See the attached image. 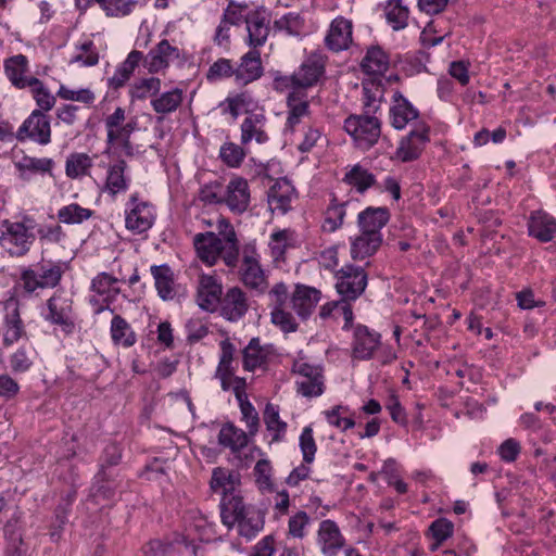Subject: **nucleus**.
Returning a JSON list of instances; mask_svg holds the SVG:
<instances>
[{
    "instance_id": "1",
    "label": "nucleus",
    "mask_w": 556,
    "mask_h": 556,
    "mask_svg": "<svg viewBox=\"0 0 556 556\" xmlns=\"http://www.w3.org/2000/svg\"><path fill=\"white\" fill-rule=\"evenodd\" d=\"M328 56L320 50L308 53L296 71L291 75L277 74L273 79V88L277 92L288 89L307 92L325 79Z\"/></svg>"
},
{
    "instance_id": "2",
    "label": "nucleus",
    "mask_w": 556,
    "mask_h": 556,
    "mask_svg": "<svg viewBox=\"0 0 556 556\" xmlns=\"http://www.w3.org/2000/svg\"><path fill=\"white\" fill-rule=\"evenodd\" d=\"M35 220L24 216L20 222L3 219L0 224V247L10 256L22 257L33 247L36 235Z\"/></svg>"
},
{
    "instance_id": "3",
    "label": "nucleus",
    "mask_w": 556,
    "mask_h": 556,
    "mask_svg": "<svg viewBox=\"0 0 556 556\" xmlns=\"http://www.w3.org/2000/svg\"><path fill=\"white\" fill-rule=\"evenodd\" d=\"M63 276L62 266L52 261H41L22 269L18 286L27 295L38 290L53 289L59 286Z\"/></svg>"
},
{
    "instance_id": "4",
    "label": "nucleus",
    "mask_w": 556,
    "mask_h": 556,
    "mask_svg": "<svg viewBox=\"0 0 556 556\" xmlns=\"http://www.w3.org/2000/svg\"><path fill=\"white\" fill-rule=\"evenodd\" d=\"M193 245L198 257L207 266H214L222 258L228 268L238 267L240 249L233 248V261L229 263L226 256L230 245L213 231L197 233L193 237Z\"/></svg>"
},
{
    "instance_id": "5",
    "label": "nucleus",
    "mask_w": 556,
    "mask_h": 556,
    "mask_svg": "<svg viewBox=\"0 0 556 556\" xmlns=\"http://www.w3.org/2000/svg\"><path fill=\"white\" fill-rule=\"evenodd\" d=\"M240 281L256 293H264L268 287L267 276L261 265V254L255 242L245 243L241 250L239 266Z\"/></svg>"
},
{
    "instance_id": "6",
    "label": "nucleus",
    "mask_w": 556,
    "mask_h": 556,
    "mask_svg": "<svg viewBox=\"0 0 556 556\" xmlns=\"http://www.w3.org/2000/svg\"><path fill=\"white\" fill-rule=\"evenodd\" d=\"M344 130L358 149L369 150L381 136V122L368 114L350 115L344 121Z\"/></svg>"
},
{
    "instance_id": "7",
    "label": "nucleus",
    "mask_w": 556,
    "mask_h": 556,
    "mask_svg": "<svg viewBox=\"0 0 556 556\" xmlns=\"http://www.w3.org/2000/svg\"><path fill=\"white\" fill-rule=\"evenodd\" d=\"M336 290L344 301H355L365 291L368 275L364 268L345 264L334 274Z\"/></svg>"
},
{
    "instance_id": "8",
    "label": "nucleus",
    "mask_w": 556,
    "mask_h": 556,
    "mask_svg": "<svg viewBox=\"0 0 556 556\" xmlns=\"http://www.w3.org/2000/svg\"><path fill=\"white\" fill-rule=\"evenodd\" d=\"M429 142L430 126L426 122H419L416 127L401 138L394 157L403 163L416 161Z\"/></svg>"
},
{
    "instance_id": "9",
    "label": "nucleus",
    "mask_w": 556,
    "mask_h": 556,
    "mask_svg": "<svg viewBox=\"0 0 556 556\" xmlns=\"http://www.w3.org/2000/svg\"><path fill=\"white\" fill-rule=\"evenodd\" d=\"M155 213L153 206L139 199L136 192L130 195L125 208V226L136 235L148 231L154 224Z\"/></svg>"
},
{
    "instance_id": "10",
    "label": "nucleus",
    "mask_w": 556,
    "mask_h": 556,
    "mask_svg": "<svg viewBox=\"0 0 556 556\" xmlns=\"http://www.w3.org/2000/svg\"><path fill=\"white\" fill-rule=\"evenodd\" d=\"M118 281V278L105 271L99 273L92 279L90 288L93 295L90 298L89 302L93 306L96 314H100L106 309L112 313L114 312L110 305L116 300L121 292L117 286Z\"/></svg>"
},
{
    "instance_id": "11",
    "label": "nucleus",
    "mask_w": 556,
    "mask_h": 556,
    "mask_svg": "<svg viewBox=\"0 0 556 556\" xmlns=\"http://www.w3.org/2000/svg\"><path fill=\"white\" fill-rule=\"evenodd\" d=\"M292 371L299 375L296 391L304 397H317L324 393L325 382L323 368L302 359L295 361Z\"/></svg>"
},
{
    "instance_id": "12",
    "label": "nucleus",
    "mask_w": 556,
    "mask_h": 556,
    "mask_svg": "<svg viewBox=\"0 0 556 556\" xmlns=\"http://www.w3.org/2000/svg\"><path fill=\"white\" fill-rule=\"evenodd\" d=\"M15 138L20 142L31 140L47 146L51 141L50 117L41 110H34L17 129Z\"/></svg>"
},
{
    "instance_id": "13",
    "label": "nucleus",
    "mask_w": 556,
    "mask_h": 556,
    "mask_svg": "<svg viewBox=\"0 0 556 556\" xmlns=\"http://www.w3.org/2000/svg\"><path fill=\"white\" fill-rule=\"evenodd\" d=\"M2 317V345L10 348L22 339H27L25 324L21 316L20 303L15 298H10L3 303Z\"/></svg>"
},
{
    "instance_id": "14",
    "label": "nucleus",
    "mask_w": 556,
    "mask_h": 556,
    "mask_svg": "<svg viewBox=\"0 0 556 556\" xmlns=\"http://www.w3.org/2000/svg\"><path fill=\"white\" fill-rule=\"evenodd\" d=\"M47 308L48 313L45 315L47 321L60 326L66 333L74 330L73 300L64 291H55L47 300Z\"/></svg>"
},
{
    "instance_id": "15",
    "label": "nucleus",
    "mask_w": 556,
    "mask_h": 556,
    "mask_svg": "<svg viewBox=\"0 0 556 556\" xmlns=\"http://www.w3.org/2000/svg\"><path fill=\"white\" fill-rule=\"evenodd\" d=\"M271 13L264 5H256L245 23V45L249 48L260 49L270 34Z\"/></svg>"
},
{
    "instance_id": "16",
    "label": "nucleus",
    "mask_w": 556,
    "mask_h": 556,
    "mask_svg": "<svg viewBox=\"0 0 556 556\" xmlns=\"http://www.w3.org/2000/svg\"><path fill=\"white\" fill-rule=\"evenodd\" d=\"M390 125L396 130L407 126L416 127L420 119L419 110L399 90L394 91L389 109Z\"/></svg>"
},
{
    "instance_id": "17",
    "label": "nucleus",
    "mask_w": 556,
    "mask_h": 556,
    "mask_svg": "<svg viewBox=\"0 0 556 556\" xmlns=\"http://www.w3.org/2000/svg\"><path fill=\"white\" fill-rule=\"evenodd\" d=\"M249 307L247 293L235 286L226 290L216 312L227 321L237 323L245 316Z\"/></svg>"
},
{
    "instance_id": "18",
    "label": "nucleus",
    "mask_w": 556,
    "mask_h": 556,
    "mask_svg": "<svg viewBox=\"0 0 556 556\" xmlns=\"http://www.w3.org/2000/svg\"><path fill=\"white\" fill-rule=\"evenodd\" d=\"M236 86L245 87L258 80L264 74L263 62L258 49L250 48L235 62Z\"/></svg>"
},
{
    "instance_id": "19",
    "label": "nucleus",
    "mask_w": 556,
    "mask_h": 556,
    "mask_svg": "<svg viewBox=\"0 0 556 556\" xmlns=\"http://www.w3.org/2000/svg\"><path fill=\"white\" fill-rule=\"evenodd\" d=\"M222 281L212 275H201L197 288V303L205 312L214 313L224 296Z\"/></svg>"
},
{
    "instance_id": "20",
    "label": "nucleus",
    "mask_w": 556,
    "mask_h": 556,
    "mask_svg": "<svg viewBox=\"0 0 556 556\" xmlns=\"http://www.w3.org/2000/svg\"><path fill=\"white\" fill-rule=\"evenodd\" d=\"M353 42V23L344 16H337L330 23L324 43L332 52L348 50Z\"/></svg>"
},
{
    "instance_id": "21",
    "label": "nucleus",
    "mask_w": 556,
    "mask_h": 556,
    "mask_svg": "<svg viewBox=\"0 0 556 556\" xmlns=\"http://www.w3.org/2000/svg\"><path fill=\"white\" fill-rule=\"evenodd\" d=\"M223 200L230 212L235 214L244 213L251 201L248 180L240 176L232 177L224 189Z\"/></svg>"
},
{
    "instance_id": "22",
    "label": "nucleus",
    "mask_w": 556,
    "mask_h": 556,
    "mask_svg": "<svg viewBox=\"0 0 556 556\" xmlns=\"http://www.w3.org/2000/svg\"><path fill=\"white\" fill-rule=\"evenodd\" d=\"M180 59V50L167 39H162L147 55H143V66L150 74L165 71L172 62Z\"/></svg>"
},
{
    "instance_id": "23",
    "label": "nucleus",
    "mask_w": 556,
    "mask_h": 556,
    "mask_svg": "<svg viewBox=\"0 0 556 556\" xmlns=\"http://www.w3.org/2000/svg\"><path fill=\"white\" fill-rule=\"evenodd\" d=\"M381 336L364 325H356L353 329L351 343L352 356L356 359L367 361L372 358L375 351L380 345Z\"/></svg>"
},
{
    "instance_id": "24",
    "label": "nucleus",
    "mask_w": 556,
    "mask_h": 556,
    "mask_svg": "<svg viewBox=\"0 0 556 556\" xmlns=\"http://www.w3.org/2000/svg\"><path fill=\"white\" fill-rule=\"evenodd\" d=\"M4 74L10 83L17 89L39 84V78L27 76L29 72L28 59L24 54H16L4 60Z\"/></svg>"
},
{
    "instance_id": "25",
    "label": "nucleus",
    "mask_w": 556,
    "mask_h": 556,
    "mask_svg": "<svg viewBox=\"0 0 556 556\" xmlns=\"http://www.w3.org/2000/svg\"><path fill=\"white\" fill-rule=\"evenodd\" d=\"M528 235L542 243L556 236V218L543 210L532 211L527 219Z\"/></svg>"
},
{
    "instance_id": "26",
    "label": "nucleus",
    "mask_w": 556,
    "mask_h": 556,
    "mask_svg": "<svg viewBox=\"0 0 556 556\" xmlns=\"http://www.w3.org/2000/svg\"><path fill=\"white\" fill-rule=\"evenodd\" d=\"M317 543L325 556H337L343 548L345 539L338 525L333 520L326 519L319 523Z\"/></svg>"
},
{
    "instance_id": "27",
    "label": "nucleus",
    "mask_w": 556,
    "mask_h": 556,
    "mask_svg": "<svg viewBox=\"0 0 556 556\" xmlns=\"http://www.w3.org/2000/svg\"><path fill=\"white\" fill-rule=\"evenodd\" d=\"M286 98L287 104V121H286V129L290 131H294L295 127L311 114L309 110V101L307 97V92L296 91L293 89H288Z\"/></svg>"
},
{
    "instance_id": "28",
    "label": "nucleus",
    "mask_w": 556,
    "mask_h": 556,
    "mask_svg": "<svg viewBox=\"0 0 556 556\" xmlns=\"http://www.w3.org/2000/svg\"><path fill=\"white\" fill-rule=\"evenodd\" d=\"M320 299L321 292L318 289L296 283L291 295V305L300 318L307 319L314 312Z\"/></svg>"
},
{
    "instance_id": "29",
    "label": "nucleus",
    "mask_w": 556,
    "mask_h": 556,
    "mask_svg": "<svg viewBox=\"0 0 556 556\" xmlns=\"http://www.w3.org/2000/svg\"><path fill=\"white\" fill-rule=\"evenodd\" d=\"M296 198V191L287 178H279L267 192V202L273 212L286 214L291 210V203Z\"/></svg>"
},
{
    "instance_id": "30",
    "label": "nucleus",
    "mask_w": 556,
    "mask_h": 556,
    "mask_svg": "<svg viewBox=\"0 0 556 556\" xmlns=\"http://www.w3.org/2000/svg\"><path fill=\"white\" fill-rule=\"evenodd\" d=\"M128 168L127 162L118 159L115 163L109 164L106 177L102 191L111 198H115L119 193H125L130 186V177L126 174Z\"/></svg>"
},
{
    "instance_id": "31",
    "label": "nucleus",
    "mask_w": 556,
    "mask_h": 556,
    "mask_svg": "<svg viewBox=\"0 0 556 556\" xmlns=\"http://www.w3.org/2000/svg\"><path fill=\"white\" fill-rule=\"evenodd\" d=\"M247 380L243 377L235 378L233 393L239 402L242 420L245 422L251 437L255 435L260 427L258 414L253 404L248 400L245 392Z\"/></svg>"
},
{
    "instance_id": "32",
    "label": "nucleus",
    "mask_w": 556,
    "mask_h": 556,
    "mask_svg": "<svg viewBox=\"0 0 556 556\" xmlns=\"http://www.w3.org/2000/svg\"><path fill=\"white\" fill-rule=\"evenodd\" d=\"M273 345H262L258 337L252 338L242 350V366L245 371H254L267 366L273 354Z\"/></svg>"
},
{
    "instance_id": "33",
    "label": "nucleus",
    "mask_w": 556,
    "mask_h": 556,
    "mask_svg": "<svg viewBox=\"0 0 556 556\" xmlns=\"http://www.w3.org/2000/svg\"><path fill=\"white\" fill-rule=\"evenodd\" d=\"M390 217L389 208L368 206L357 216L359 231L382 235L381 229L388 224Z\"/></svg>"
},
{
    "instance_id": "34",
    "label": "nucleus",
    "mask_w": 556,
    "mask_h": 556,
    "mask_svg": "<svg viewBox=\"0 0 556 556\" xmlns=\"http://www.w3.org/2000/svg\"><path fill=\"white\" fill-rule=\"evenodd\" d=\"M266 117L262 113L249 114L241 124V144L255 140L258 144L266 143L269 137L265 130Z\"/></svg>"
},
{
    "instance_id": "35",
    "label": "nucleus",
    "mask_w": 556,
    "mask_h": 556,
    "mask_svg": "<svg viewBox=\"0 0 556 556\" xmlns=\"http://www.w3.org/2000/svg\"><path fill=\"white\" fill-rule=\"evenodd\" d=\"M247 507L243 498L235 492H225L220 501V518L227 528H232L243 517Z\"/></svg>"
},
{
    "instance_id": "36",
    "label": "nucleus",
    "mask_w": 556,
    "mask_h": 556,
    "mask_svg": "<svg viewBox=\"0 0 556 556\" xmlns=\"http://www.w3.org/2000/svg\"><path fill=\"white\" fill-rule=\"evenodd\" d=\"M184 101V91L180 88L157 93L150 102L153 111L159 114L157 121H163L165 115L175 112Z\"/></svg>"
},
{
    "instance_id": "37",
    "label": "nucleus",
    "mask_w": 556,
    "mask_h": 556,
    "mask_svg": "<svg viewBox=\"0 0 556 556\" xmlns=\"http://www.w3.org/2000/svg\"><path fill=\"white\" fill-rule=\"evenodd\" d=\"M382 235L361 231L351 242V257L355 261L374 255L382 244Z\"/></svg>"
},
{
    "instance_id": "38",
    "label": "nucleus",
    "mask_w": 556,
    "mask_h": 556,
    "mask_svg": "<svg viewBox=\"0 0 556 556\" xmlns=\"http://www.w3.org/2000/svg\"><path fill=\"white\" fill-rule=\"evenodd\" d=\"M249 432L236 427L232 422H226L218 432V444L232 453H239L249 444Z\"/></svg>"
},
{
    "instance_id": "39",
    "label": "nucleus",
    "mask_w": 556,
    "mask_h": 556,
    "mask_svg": "<svg viewBox=\"0 0 556 556\" xmlns=\"http://www.w3.org/2000/svg\"><path fill=\"white\" fill-rule=\"evenodd\" d=\"M151 274L154 278L155 288L160 298L164 301L173 300L176 295L174 273L169 265H153Z\"/></svg>"
},
{
    "instance_id": "40",
    "label": "nucleus",
    "mask_w": 556,
    "mask_h": 556,
    "mask_svg": "<svg viewBox=\"0 0 556 556\" xmlns=\"http://www.w3.org/2000/svg\"><path fill=\"white\" fill-rule=\"evenodd\" d=\"M390 60L387 52L380 46H371L367 49L361 62L362 71L368 75H383L389 68Z\"/></svg>"
},
{
    "instance_id": "41",
    "label": "nucleus",
    "mask_w": 556,
    "mask_h": 556,
    "mask_svg": "<svg viewBox=\"0 0 556 556\" xmlns=\"http://www.w3.org/2000/svg\"><path fill=\"white\" fill-rule=\"evenodd\" d=\"M118 485L119 484L114 479H111L110 475L104 469H99L90 488V497L97 504H99L100 501L113 500Z\"/></svg>"
},
{
    "instance_id": "42",
    "label": "nucleus",
    "mask_w": 556,
    "mask_h": 556,
    "mask_svg": "<svg viewBox=\"0 0 556 556\" xmlns=\"http://www.w3.org/2000/svg\"><path fill=\"white\" fill-rule=\"evenodd\" d=\"M110 334L115 345L125 349L131 348L137 342V336L130 324L121 315H114L111 320Z\"/></svg>"
},
{
    "instance_id": "43",
    "label": "nucleus",
    "mask_w": 556,
    "mask_h": 556,
    "mask_svg": "<svg viewBox=\"0 0 556 556\" xmlns=\"http://www.w3.org/2000/svg\"><path fill=\"white\" fill-rule=\"evenodd\" d=\"M37 357V351L30 343H24L15 349L9 356V365L14 374L28 371Z\"/></svg>"
},
{
    "instance_id": "44",
    "label": "nucleus",
    "mask_w": 556,
    "mask_h": 556,
    "mask_svg": "<svg viewBox=\"0 0 556 556\" xmlns=\"http://www.w3.org/2000/svg\"><path fill=\"white\" fill-rule=\"evenodd\" d=\"M348 204V202L340 203L334 195L331 198L329 205L324 212L323 231L331 233L343 226Z\"/></svg>"
},
{
    "instance_id": "45",
    "label": "nucleus",
    "mask_w": 556,
    "mask_h": 556,
    "mask_svg": "<svg viewBox=\"0 0 556 556\" xmlns=\"http://www.w3.org/2000/svg\"><path fill=\"white\" fill-rule=\"evenodd\" d=\"M93 159L84 152L71 153L65 162V174L71 179H80L90 175Z\"/></svg>"
},
{
    "instance_id": "46",
    "label": "nucleus",
    "mask_w": 556,
    "mask_h": 556,
    "mask_svg": "<svg viewBox=\"0 0 556 556\" xmlns=\"http://www.w3.org/2000/svg\"><path fill=\"white\" fill-rule=\"evenodd\" d=\"M54 162L50 157L38 159L31 156H24L18 163H16L20 176L24 180H28L30 178V175L34 174H51Z\"/></svg>"
},
{
    "instance_id": "47",
    "label": "nucleus",
    "mask_w": 556,
    "mask_h": 556,
    "mask_svg": "<svg viewBox=\"0 0 556 556\" xmlns=\"http://www.w3.org/2000/svg\"><path fill=\"white\" fill-rule=\"evenodd\" d=\"M264 514L255 507H250L237 522L238 532L248 540L253 539L264 528Z\"/></svg>"
},
{
    "instance_id": "48",
    "label": "nucleus",
    "mask_w": 556,
    "mask_h": 556,
    "mask_svg": "<svg viewBox=\"0 0 556 556\" xmlns=\"http://www.w3.org/2000/svg\"><path fill=\"white\" fill-rule=\"evenodd\" d=\"M161 79L157 77H148L136 79L128 90L131 102L137 100H146L150 97H155L161 90Z\"/></svg>"
},
{
    "instance_id": "49",
    "label": "nucleus",
    "mask_w": 556,
    "mask_h": 556,
    "mask_svg": "<svg viewBox=\"0 0 556 556\" xmlns=\"http://www.w3.org/2000/svg\"><path fill=\"white\" fill-rule=\"evenodd\" d=\"M263 418L266 429L271 435V441H282L287 431V422L280 419L279 407L268 403L264 409Z\"/></svg>"
},
{
    "instance_id": "50",
    "label": "nucleus",
    "mask_w": 556,
    "mask_h": 556,
    "mask_svg": "<svg viewBox=\"0 0 556 556\" xmlns=\"http://www.w3.org/2000/svg\"><path fill=\"white\" fill-rule=\"evenodd\" d=\"M94 212L83 207L78 203H70L58 210L56 217L60 223L66 225H78L93 216Z\"/></svg>"
},
{
    "instance_id": "51",
    "label": "nucleus",
    "mask_w": 556,
    "mask_h": 556,
    "mask_svg": "<svg viewBox=\"0 0 556 556\" xmlns=\"http://www.w3.org/2000/svg\"><path fill=\"white\" fill-rule=\"evenodd\" d=\"M205 77L208 83H218L226 79H232L236 84L235 62L227 58L217 59L210 65Z\"/></svg>"
},
{
    "instance_id": "52",
    "label": "nucleus",
    "mask_w": 556,
    "mask_h": 556,
    "mask_svg": "<svg viewBox=\"0 0 556 556\" xmlns=\"http://www.w3.org/2000/svg\"><path fill=\"white\" fill-rule=\"evenodd\" d=\"M343 181L363 193L375 185L376 178L374 174L359 164H356L345 173Z\"/></svg>"
},
{
    "instance_id": "53",
    "label": "nucleus",
    "mask_w": 556,
    "mask_h": 556,
    "mask_svg": "<svg viewBox=\"0 0 556 556\" xmlns=\"http://www.w3.org/2000/svg\"><path fill=\"white\" fill-rule=\"evenodd\" d=\"M276 31H283L288 36L300 37L304 33V18L295 12H289L274 21Z\"/></svg>"
},
{
    "instance_id": "54",
    "label": "nucleus",
    "mask_w": 556,
    "mask_h": 556,
    "mask_svg": "<svg viewBox=\"0 0 556 556\" xmlns=\"http://www.w3.org/2000/svg\"><path fill=\"white\" fill-rule=\"evenodd\" d=\"M228 4L225 8L222 17L225 22L232 26H240L245 24L250 14L253 12L254 7L247 2H237L235 0H227Z\"/></svg>"
},
{
    "instance_id": "55",
    "label": "nucleus",
    "mask_w": 556,
    "mask_h": 556,
    "mask_svg": "<svg viewBox=\"0 0 556 556\" xmlns=\"http://www.w3.org/2000/svg\"><path fill=\"white\" fill-rule=\"evenodd\" d=\"M99 51L92 40H86L76 46V54L70 63H78L85 67H91L99 63Z\"/></svg>"
},
{
    "instance_id": "56",
    "label": "nucleus",
    "mask_w": 556,
    "mask_h": 556,
    "mask_svg": "<svg viewBox=\"0 0 556 556\" xmlns=\"http://www.w3.org/2000/svg\"><path fill=\"white\" fill-rule=\"evenodd\" d=\"M96 2L111 17L127 16L138 4V0H96Z\"/></svg>"
},
{
    "instance_id": "57",
    "label": "nucleus",
    "mask_w": 556,
    "mask_h": 556,
    "mask_svg": "<svg viewBox=\"0 0 556 556\" xmlns=\"http://www.w3.org/2000/svg\"><path fill=\"white\" fill-rule=\"evenodd\" d=\"M386 17L394 30L403 29L407 26L408 9L402 0H392L386 9Z\"/></svg>"
},
{
    "instance_id": "58",
    "label": "nucleus",
    "mask_w": 556,
    "mask_h": 556,
    "mask_svg": "<svg viewBox=\"0 0 556 556\" xmlns=\"http://www.w3.org/2000/svg\"><path fill=\"white\" fill-rule=\"evenodd\" d=\"M56 96L66 101H76L87 105H91L96 100L94 92L91 89L80 88L73 90L65 85L59 87Z\"/></svg>"
},
{
    "instance_id": "59",
    "label": "nucleus",
    "mask_w": 556,
    "mask_h": 556,
    "mask_svg": "<svg viewBox=\"0 0 556 556\" xmlns=\"http://www.w3.org/2000/svg\"><path fill=\"white\" fill-rule=\"evenodd\" d=\"M217 230L218 233L216 235L219 236L224 242L226 241L228 245H230L226 258L228 260L229 263H231L233 261V248H239V240L236 230L227 218L218 219Z\"/></svg>"
},
{
    "instance_id": "60",
    "label": "nucleus",
    "mask_w": 556,
    "mask_h": 556,
    "mask_svg": "<svg viewBox=\"0 0 556 556\" xmlns=\"http://www.w3.org/2000/svg\"><path fill=\"white\" fill-rule=\"evenodd\" d=\"M245 152L243 148L233 142H225L219 150V157L229 167H239L243 162Z\"/></svg>"
},
{
    "instance_id": "61",
    "label": "nucleus",
    "mask_w": 556,
    "mask_h": 556,
    "mask_svg": "<svg viewBox=\"0 0 556 556\" xmlns=\"http://www.w3.org/2000/svg\"><path fill=\"white\" fill-rule=\"evenodd\" d=\"M224 188L223 185L215 180L208 184H205L199 190V200L204 204L217 205L224 204L223 200Z\"/></svg>"
},
{
    "instance_id": "62",
    "label": "nucleus",
    "mask_w": 556,
    "mask_h": 556,
    "mask_svg": "<svg viewBox=\"0 0 556 556\" xmlns=\"http://www.w3.org/2000/svg\"><path fill=\"white\" fill-rule=\"evenodd\" d=\"M299 445L303 455V462L312 464L315 459L317 445L313 435V428L311 426L303 428L299 439Z\"/></svg>"
},
{
    "instance_id": "63",
    "label": "nucleus",
    "mask_w": 556,
    "mask_h": 556,
    "mask_svg": "<svg viewBox=\"0 0 556 556\" xmlns=\"http://www.w3.org/2000/svg\"><path fill=\"white\" fill-rule=\"evenodd\" d=\"M291 232L287 229L271 233L269 249L271 256L277 261L285 256L287 249L290 247Z\"/></svg>"
},
{
    "instance_id": "64",
    "label": "nucleus",
    "mask_w": 556,
    "mask_h": 556,
    "mask_svg": "<svg viewBox=\"0 0 556 556\" xmlns=\"http://www.w3.org/2000/svg\"><path fill=\"white\" fill-rule=\"evenodd\" d=\"M31 89L33 97L39 106L38 110L41 112H49L55 104L54 96L49 91V89L43 85V83L39 79V84L29 85Z\"/></svg>"
}]
</instances>
